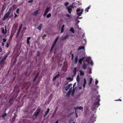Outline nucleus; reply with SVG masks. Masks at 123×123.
<instances>
[{
  "mask_svg": "<svg viewBox=\"0 0 123 123\" xmlns=\"http://www.w3.org/2000/svg\"><path fill=\"white\" fill-rule=\"evenodd\" d=\"M72 6H69L67 7L66 9L68 10V13H71L72 11Z\"/></svg>",
  "mask_w": 123,
  "mask_h": 123,
  "instance_id": "nucleus-4",
  "label": "nucleus"
},
{
  "mask_svg": "<svg viewBox=\"0 0 123 123\" xmlns=\"http://www.w3.org/2000/svg\"><path fill=\"white\" fill-rule=\"evenodd\" d=\"M9 44H8V43H7V44H6V47H7V48H8L9 47Z\"/></svg>",
  "mask_w": 123,
  "mask_h": 123,
  "instance_id": "nucleus-52",
  "label": "nucleus"
},
{
  "mask_svg": "<svg viewBox=\"0 0 123 123\" xmlns=\"http://www.w3.org/2000/svg\"><path fill=\"white\" fill-rule=\"evenodd\" d=\"M19 31H18V32L17 34V35L16 36V37H17L19 35Z\"/></svg>",
  "mask_w": 123,
  "mask_h": 123,
  "instance_id": "nucleus-49",
  "label": "nucleus"
},
{
  "mask_svg": "<svg viewBox=\"0 0 123 123\" xmlns=\"http://www.w3.org/2000/svg\"><path fill=\"white\" fill-rule=\"evenodd\" d=\"M2 51L1 48L0 47V52H1Z\"/></svg>",
  "mask_w": 123,
  "mask_h": 123,
  "instance_id": "nucleus-59",
  "label": "nucleus"
},
{
  "mask_svg": "<svg viewBox=\"0 0 123 123\" xmlns=\"http://www.w3.org/2000/svg\"><path fill=\"white\" fill-rule=\"evenodd\" d=\"M33 1V0H30L28 1V3H31Z\"/></svg>",
  "mask_w": 123,
  "mask_h": 123,
  "instance_id": "nucleus-47",
  "label": "nucleus"
},
{
  "mask_svg": "<svg viewBox=\"0 0 123 123\" xmlns=\"http://www.w3.org/2000/svg\"><path fill=\"white\" fill-rule=\"evenodd\" d=\"M40 52L39 51H37V55L38 56H39L40 55Z\"/></svg>",
  "mask_w": 123,
  "mask_h": 123,
  "instance_id": "nucleus-41",
  "label": "nucleus"
},
{
  "mask_svg": "<svg viewBox=\"0 0 123 123\" xmlns=\"http://www.w3.org/2000/svg\"><path fill=\"white\" fill-rule=\"evenodd\" d=\"M49 108L47 109V111L45 112L44 114V117H46V116L49 113Z\"/></svg>",
  "mask_w": 123,
  "mask_h": 123,
  "instance_id": "nucleus-12",
  "label": "nucleus"
},
{
  "mask_svg": "<svg viewBox=\"0 0 123 123\" xmlns=\"http://www.w3.org/2000/svg\"><path fill=\"white\" fill-rule=\"evenodd\" d=\"M66 16H67L68 17H70V16L68 14H67L66 15Z\"/></svg>",
  "mask_w": 123,
  "mask_h": 123,
  "instance_id": "nucleus-57",
  "label": "nucleus"
},
{
  "mask_svg": "<svg viewBox=\"0 0 123 123\" xmlns=\"http://www.w3.org/2000/svg\"><path fill=\"white\" fill-rule=\"evenodd\" d=\"M50 8V7H47L45 10V12L43 14V16H44L46 15V14L47 13L48 11L49 10Z\"/></svg>",
  "mask_w": 123,
  "mask_h": 123,
  "instance_id": "nucleus-6",
  "label": "nucleus"
},
{
  "mask_svg": "<svg viewBox=\"0 0 123 123\" xmlns=\"http://www.w3.org/2000/svg\"><path fill=\"white\" fill-rule=\"evenodd\" d=\"M79 106H77L76 107H74V108L75 109V110L76 112V110L77 109H78L79 108Z\"/></svg>",
  "mask_w": 123,
  "mask_h": 123,
  "instance_id": "nucleus-36",
  "label": "nucleus"
},
{
  "mask_svg": "<svg viewBox=\"0 0 123 123\" xmlns=\"http://www.w3.org/2000/svg\"><path fill=\"white\" fill-rule=\"evenodd\" d=\"M51 16V14L49 13L47 16V18H49Z\"/></svg>",
  "mask_w": 123,
  "mask_h": 123,
  "instance_id": "nucleus-31",
  "label": "nucleus"
},
{
  "mask_svg": "<svg viewBox=\"0 0 123 123\" xmlns=\"http://www.w3.org/2000/svg\"><path fill=\"white\" fill-rule=\"evenodd\" d=\"M85 47L83 46H80L79 47L78 49V50H80L81 49H84Z\"/></svg>",
  "mask_w": 123,
  "mask_h": 123,
  "instance_id": "nucleus-21",
  "label": "nucleus"
},
{
  "mask_svg": "<svg viewBox=\"0 0 123 123\" xmlns=\"http://www.w3.org/2000/svg\"><path fill=\"white\" fill-rule=\"evenodd\" d=\"M115 101H122V100L120 99L119 98L117 99V100H115Z\"/></svg>",
  "mask_w": 123,
  "mask_h": 123,
  "instance_id": "nucleus-46",
  "label": "nucleus"
},
{
  "mask_svg": "<svg viewBox=\"0 0 123 123\" xmlns=\"http://www.w3.org/2000/svg\"><path fill=\"white\" fill-rule=\"evenodd\" d=\"M64 31V28L62 27L61 28V33H63Z\"/></svg>",
  "mask_w": 123,
  "mask_h": 123,
  "instance_id": "nucleus-35",
  "label": "nucleus"
},
{
  "mask_svg": "<svg viewBox=\"0 0 123 123\" xmlns=\"http://www.w3.org/2000/svg\"><path fill=\"white\" fill-rule=\"evenodd\" d=\"M84 84H86V81L85 78H84Z\"/></svg>",
  "mask_w": 123,
  "mask_h": 123,
  "instance_id": "nucleus-38",
  "label": "nucleus"
},
{
  "mask_svg": "<svg viewBox=\"0 0 123 123\" xmlns=\"http://www.w3.org/2000/svg\"><path fill=\"white\" fill-rule=\"evenodd\" d=\"M85 58V57H83L81 58L79 60L78 62L80 64H81L82 63V61L84 60Z\"/></svg>",
  "mask_w": 123,
  "mask_h": 123,
  "instance_id": "nucleus-11",
  "label": "nucleus"
},
{
  "mask_svg": "<svg viewBox=\"0 0 123 123\" xmlns=\"http://www.w3.org/2000/svg\"><path fill=\"white\" fill-rule=\"evenodd\" d=\"M46 36V34L44 35L43 36H42V38L43 39H44V38H43V37H45Z\"/></svg>",
  "mask_w": 123,
  "mask_h": 123,
  "instance_id": "nucleus-50",
  "label": "nucleus"
},
{
  "mask_svg": "<svg viewBox=\"0 0 123 123\" xmlns=\"http://www.w3.org/2000/svg\"><path fill=\"white\" fill-rule=\"evenodd\" d=\"M55 123H58V120H57L55 122Z\"/></svg>",
  "mask_w": 123,
  "mask_h": 123,
  "instance_id": "nucleus-64",
  "label": "nucleus"
},
{
  "mask_svg": "<svg viewBox=\"0 0 123 123\" xmlns=\"http://www.w3.org/2000/svg\"><path fill=\"white\" fill-rule=\"evenodd\" d=\"M19 8H17V9L16 11V12L17 14H19Z\"/></svg>",
  "mask_w": 123,
  "mask_h": 123,
  "instance_id": "nucleus-39",
  "label": "nucleus"
},
{
  "mask_svg": "<svg viewBox=\"0 0 123 123\" xmlns=\"http://www.w3.org/2000/svg\"><path fill=\"white\" fill-rule=\"evenodd\" d=\"M8 55V54H6L5 55V56H4L2 59L1 60V61H0V62H2L4 61L5 60L6 58L7 57Z\"/></svg>",
  "mask_w": 123,
  "mask_h": 123,
  "instance_id": "nucleus-10",
  "label": "nucleus"
},
{
  "mask_svg": "<svg viewBox=\"0 0 123 123\" xmlns=\"http://www.w3.org/2000/svg\"><path fill=\"white\" fill-rule=\"evenodd\" d=\"M74 92L73 91L72 93L71 94L72 95H74Z\"/></svg>",
  "mask_w": 123,
  "mask_h": 123,
  "instance_id": "nucleus-61",
  "label": "nucleus"
},
{
  "mask_svg": "<svg viewBox=\"0 0 123 123\" xmlns=\"http://www.w3.org/2000/svg\"><path fill=\"white\" fill-rule=\"evenodd\" d=\"M41 109L40 108H39L37 110L36 112H35L34 113V115L35 116L38 115L39 114L41 111Z\"/></svg>",
  "mask_w": 123,
  "mask_h": 123,
  "instance_id": "nucleus-7",
  "label": "nucleus"
},
{
  "mask_svg": "<svg viewBox=\"0 0 123 123\" xmlns=\"http://www.w3.org/2000/svg\"><path fill=\"white\" fill-rule=\"evenodd\" d=\"M72 84L70 83L67 85L65 88V90L66 91H67L70 87L72 86Z\"/></svg>",
  "mask_w": 123,
  "mask_h": 123,
  "instance_id": "nucleus-8",
  "label": "nucleus"
},
{
  "mask_svg": "<svg viewBox=\"0 0 123 123\" xmlns=\"http://www.w3.org/2000/svg\"><path fill=\"white\" fill-rule=\"evenodd\" d=\"M70 31H71L72 33H74V30L73 28L72 27L70 29H69V30Z\"/></svg>",
  "mask_w": 123,
  "mask_h": 123,
  "instance_id": "nucleus-19",
  "label": "nucleus"
},
{
  "mask_svg": "<svg viewBox=\"0 0 123 123\" xmlns=\"http://www.w3.org/2000/svg\"><path fill=\"white\" fill-rule=\"evenodd\" d=\"M10 14L7 13H6L3 18L2 20L3 21H4L6 19Z\"/></svg>",
  "mask_w": 123,
  "mask_h": 123,
  "instance_id": "nucleus-5",
  "label": "nucleus"
},
{
  "mask_svg": "<svg viewBox=\"0 0 123 123\" xmlns=\"http://www.w3.org/2000/svg\"><path fill=\"white\" fill-rule=\"evenodd\" d=\"M76 83H74L73 85V89H74V86H75L76 85Z\"/></svg>",
  "mask_w": 123,
  "mask_h": 123,
  "instance_id": "nucleus-56",
  "label": "nucleus"
},
{
  "mask_svg": "<svg viewBox=\"0 0 123 123\" xmlns=\"http://www.w3.org/2000/svg\"><path fill=\"white\" fill-rule=\"evenodd\" d=\"M98 81L97 80H96L95 81V84L97 85L98 83Z\"/></svg>",
  "mask_w": 123,
  "mask_h": 123,
  "instance_id": "nucleus-48",
  "label": "nucleus"
},
{
  "mask_svg": "<svg viewBox=\"0 0 123 123\" xmlns=\"http://www.w3.org/2000/svg\"><path fill=\"white\" fill-rule=\"evenodd\" d=\"M31 37H27V40H29L30 39H31Z\"/></svg>",
  "mask_w": 123,
  "mask_h": 123,
  "instance_id": "nucleus-51",
  "label": "nucleus"
},
{
  "mask_svg": "<svg viewBox=\"0 0 123 123\" xmlns=\"http://www.w3.org/2000/svg\"><path fill=\"white\" fill-rule=\"evenodd\" d=\"M68 4V2H67L64 3V5L65 6H67Z\"/></svg>",
  "mask_w": 123,
  "mask_h": 123,
  "instance_id": "nucleus-40",
  "label": "nucleus"
},
{
  "mask_svg": "<svg viewBox=\"0 0 123 123\" xmlns=\"http://www.w3.org/2000/svg\"><path fill=\"white\" fill-rule=\"evenodd\" d=\"M80 74L81 75H84V73L83 72L80 71Z\"/></svg>",
  "mask_w": 123,
  "mask_h": 123,
  "instance_id": "nucleus-32",
  "label": "nucleus"
},
{
  "mask_svg": "<svg viewBox=\"0 0 123 123\" xmlns=\"http://www.w3.org/2000/svg\"><path fill=\"white\" fill-rule=\"evenodd\" d=\"M92 78H90L89 82V85H90L92 83Z\"/></svg>",
  "mask_w": 123,
  "mask_h": 123,
  "instance_id": "nucleus-30",
  "label": "nucleus"
},
{
  "mask_svg": "<svg viewBox=\"0 0 123 123\" xmlns=\"http://www.w3.org/2000/svg\"><path fill=\"white\" fill-rule=\"evenodd\" d=\"M59 37V36H58L54 40V43H53V44H52L53 45H54V46L56 44L57 41H58V39Z\"/></svg>",
  "mask_w": 123,
  "mask_h": 123,
  "instance_id": "nucleus-9",
  "label": "nucleus"
},
{
  "mask_svg": "<svg viewBox=\"0 0 123 123\" xmlns=\"http://www.w3.org/2000/svg\"><path fill=\"white\" fill-rule=\"evenodd\" d=\"M5 27H6V26H5ZM5 30L6 31L5 32L4 29H3L2 31V32L4 34H6V32H7L6 28Z\"/></svg>",
  "mask_w": 123,
  "mask_h": 123,
  "instance_id": "nucleus-24",
  "label": "nucleus"
},
{
  "mask_svg": "<svg viewBox=\"0 0 123 123\" xmlns=\"http://www.w3.org/2000/svg\"><path fill=\"white\" fill-rule=\"evenodd\" d=\"M14 99H15L13 98H12L10 99L9 100V103H10L12 101H13L14 100Z\"/></svg>",
  "mask_w": 123,
  "mask_h": 123,
  "instance_id": "nucleus-33",
  "label": "nucleus"
},
{
  "mask_svg": "<svg viewBox=\"0 0 123 123\" xmlns=\"http://www.w3.org/2000/svg\"><path fill=\"white\" fill-rule=\"evenodd\" d=\"M69 37V35L68 34L67 35H66V36L65 37H63L62 38V40H64L66 39L68 37Z\"/></svg>",
  "mask_w": 123,
  "mask_h": 123,
  "instance_id": "nucleus-18",
  "label": "nucleus"
},
{
  "mask_svg": "<svg viewBox=\"0 0 123 123\" xmlns=\"http://www.w3.org/2000/svg\"><path fill=\"white\" fill-rule=\"evenodd\" d=\"M88 10L89 9L87 8H86L85 11H86V12H88Z\"/></svg>",
  "mask_w": 123,
  "mask_h": 123,
  "instance_id": "nucleus-45",
  "label": "nucleus"
},
{
  "mask_svg": "<svg viewBox=\"0 0 123 123\" xmlns=\"http://www.w3.org/2000/svg\"><path fill=\"white\" fill-rule=\"evenodd\" d=\"M25 86H27V88H28L30 85V84L28 82H26L25 83Z\"/></svg>",
  "mask_w": 123,
  "mask_h": 123,
  "instance_id": "nucleus-15",
  "label": "nucleus"
},
{
  "mask_svg": "<svg viewBox=\"0 0 123 123\" xmlns=\"http://www.w3.org/2000/svg\"><path fill=\"white\" fill-rule=\"evenodd\" d=\"M79 90H81L82 89V88L81 87H79Z\"/></svg>",
  "mask_w": 123,
  "mask_h": 123,
  "instance_id": "nucleus-62",
  "label": "nucleus"
},
{
  "mask_svg": "<svg viewBox=\"0 0 123 123\" xmlns=\"http://www.w3.org/2000/svg\"><path fill=\"white\" fill-rule=\"evenodd\" d=\"M71 91H68L67 93V96H69L70 94L71 93Z\"/></svg>",
  "mask_w": 123,
  "mask_h": 123,
  "instance_id": "nucleus-26",
  "label": "nucleus"
},
{
  "mask_svg": "<svg viewBox=\"0 0 123 123\" xmlns=\"http://www.w3.org/2000/svg\"><path fill=\"white\" fill-rule=\"evenodd\" d=\"M64 26H65V25H62V28H64Z\"/></svg>",
  "mask_w": 123,
  "mask_h": 123,
  "instance_id": "nucleus-60",
  "label": "nucleus"
},
{
  "mask_svg": "<svg viewBox=\"0 0 123 123\" xmlns=\"http://www.w3.org/2000/svg\"><path fill=\"white\" fill-rule=\"evenodd\" d=\"M39 11V10H38L34 12L32 14L33 15H36L37 14Z\"/></svg>",
  "mask_w": 123,
  "mask_h": 123,
  "instance_id": "nucleus-20",
  "label": "nucleus"
},
{
  "mask_svg": "<svg viewBox=\"0 0 123 123\" xmlns=\"http://www.w3.org/2000/svg\"><path fill=\"white\" fill-rule=\"evenodd\" d=\"M7 40V39L5 38H3V41L4 42H6Z\"/></svg>",
  "mask_w": 123,
  "mask_h": 123,
  "instance_id": "nucleus-43",
  "label": "nucleus"
},
{
  "mask_svg": "<svg viewBox=\"0 0 123 123\" xmlns=\"http://www.w3.org/2000/svg\"><path fill=\"white\" fill-rule=\"evenodd\" d=\"M79 109L80 110H81V111L83 110V107L82 106H79Z\"/></svg>",
  "mask_w": 123,
  "mask_h": 123,
  "instance_id": "nucleus-34",
  "label": "nucleus"
},
{
  "mask_svg": "<svg viewBox=\"0 0 123 123\" xmlns=\"http://www.w3.org/2000/svg\"><path fill=\"white\" fill-rule=\"evenodd\" d=\"M86 84H84L83 85V87L84 88L85 87Z\"/></svg>",
  "mask_w": 123,
  "mask_h": 123,
  "instance_id": "nucleus-55",
  "label": "nucleus"
},
{
  "mask_svg": "<svg viewBox=\"0 0 123 123\" xmlns=\"http://www.w3.org/2000/svg\"><path fill=\"white\" fill-rule=\"evenodd\" d=\"M78 59V56H77L75 58V62L76 63H77V61Z\"/></svg>",
  "mask_w": 123,
  "mask_h": 123,
  "instance_id": "nucleus-23",
  "label": "nucleus"
},
{
  "mask_svg": "<svg viewBox=\"0 0 123 123\" xmlns=\"http://www.w3.org/2000/svg\"><path fill=\"white\" fill-rule=\"evenodd\" d=\"M4 6H5L4 5H3L2 6V9L1 11L2 12H3L4 11L5 9L6 8L4 7Z\"/></svg>",
  "mask_w": 123,
  "mask_h": 123,
  "instance_id": "nucleus-28",
  "label": "nucleus"
},
{
  "mask_svg": "<svg viewBox=\"0 0 123 123\" xmlns=\"http://www.w3.org/2000/svg\"><path fill=\"white\" fill-rule=\"evenodd\" d=\"M99 96L98 95L97 97V100H98V102L96 103H95L94 104L93 106L94 109H96L98 107V106L100 105L99 102L100 101V99L99 98Z\"/></svg>",
  "mask_w": 123,
  "mask_h": 123,
  "instance_id": "nucleus-1",
  "label": "nucleus"
},
{
  "mask_svg": "<svg viewBox=\"0 0 123 123\" xmlns=\"http://www.w3.org/2000/svg\"><path fill=\"white\" fill-rule=\"evenodd\" d=\"M42 24H41L40 25L38 26L37 29L39 30L40 31L42 29Z\"/></svg>",
  "mask_w": 123,
  "mask_h": 123,
  "instance_id": "nucleus-17",
  "label": "nucleus"
},
{
  "mask_svg": "<svg viewBox=\"0 0 123 123\" xmlns=\"http://www.w3.org/2000/svg\"><path fill=\"white\" fill-rule=\"evenodd\" d=\"M89 63L88 62H86L84 61H83V64L82 66V68L84 69H86V67L87 66L88 63Z\"/></svg>",
  "mask_w": 123,
  "mask_h": 123,
  "instance_id": "nucleus-3",
  "label": "nucleus"
},
{
  "mask_svg": "<svg viewBox=\"0 0 123 123\" xmlns=\"http://www.w3.org/2000/svg\"><path fill=\"white\" fill-rule=\"evenodd\" d=\"M90 6H89L87 8L89 9L90 8Z\"/></svg>",
  "mask_w": 123,
  "mask_h": 123,
  "instance_id": "nucleus-63",
  "label": "nucleus"
},
{
  "mask_svg": "<svg viewBox=\"0 0 123 123\" xmlns=\"http://www.w3.org/2000/svg\"><path fill=\"white\" fill-rule=\"evenodd\" d=\"M12 7H10L8 10V12H7V13H9L10 14L11 13V12L12 10Z\"/></svg>",
  "mask_w": 123,
  "mask_h": 123,
  "instance_id": "nucleus-22",
  "label": "nucleus"
},
{
  "mask_svg": "<svg viewBox=\"0 0 123 123\" xmlns=\"http://www.w3.org/2000/svg\"><path fill=\"white\" fill-rule=\"evenodd\" d=\"M27 43L28 45H29L30 44V42L29 40H27Z\"/></svg>",
  "mask_w": 123,
  "mask_h": 123,
  "instance_id": "nucleus-42",
  "label": "nucleus"
},
{
  "mask_svg": "<svg viewBox=\"0 0 123 123\" xmlns=\"http://www.w3.org/2000/svg\"><path fill=\"white\" fill-rule=\"evenodd\" d=\"M14 15H15L14 18H16V17H17L18 16V15H17V14H16L15 13H14Z\"/></svg>",
  "mask_w": 123,
  "mask_h": 123,
  "instance_id": "nucleus-53",
  "label": "nucleus"
},
{
  "mask_svg": "<svg viewBox=\"0 0 123 123\" xmlns=\"http://www.w3.org/2000/svg\"><path fill=\"white\" fill-rule=\"evenodd\" d=\"M83 11V9H82L81 10L79 8H78L76 10L77 14L78 15V16H79L81 15Z\"/></svg>",
  "mask_w": 123,
  "mask_h": 123,
  "instance_id": "nucleus-2",
  "label": "nucleus"
},
{
  "mask_svg": "<svg viewBox=\"0 0 123 123\" xmlns=\"http://www.w3.org/2000/svg\"><path fill=\"white\" fill-rule=\"evenodd\" d=\"M22 26H23V24H21L19 27V28L18 29V31H19L21 30V28L22 27Z\"/></svg>",
  "mask_w": 123,
  "mask_h": 123,
  "instance_id": "nucleus-27",
  "label": "nucleus"
},
{
  "mask_svg": "<svg viewBox=\"0 0 123 123\" xmlns=\"http://www.w3.org/2000/svg\"><path fill=\"white\" fill-rule=\"evenodd\" d=\"M7 115V114L5 113H4L3 114L2 116V117L3 118H4Z\"/></svg>",
  "mask_w": 123,
  "mask_h": 123,
  "instance_id": "nucleus-25",
  "label": "nucleus"
},
{
  "mask_svg": "<svg viewBox=\"0 0 123 123\" xmlns=\"http://www.w3.org/2000/svg\"><path fill=\"white\" fill-rule=\"evenodd\" d=\"M76 80L77 82H78L80 81V78L78 75L77 78Z\"/></svg>",
  "mask_w": 123,
  "mask_h": 123,
  "instance_id": "nucleus-29",
  "label": "nucleus"
},
{
  "mask_svg": "<svg viewBox=\"0 0 123 123\" xmlns=\"http://www.w3.org/2000/svg\"><path fill=\"white\" fill-rule=\"evenodd\" d=\"M75 113H76V117L77 118L78 117V115H77V113L76 112H75Z\"/></svg>",
  "mask_w": 123,
  "mask_h": 123,
  "instance_id": "nucleus-58",
  "label": "nucleus"
},
{
  "mask_svg": "<svg viewBox=\"0 0 123 123\" xmlns=\"http://www.w3.org/2000/svg\"><path fill=\"white\" fill-rule=\"evenodd\" d=\"M89 74H91L92 73V72L91 71V70H90L89 71Z\"/></svg>",
  "mask_w": 123,
  "mask_h": 123,
  "instance_id": "nucleus-54",
  "label": "nucleus"
},
{
  "mask_svg": "<svg viewBox=\"0 0 123 123\" xmlns=\"http://www.w3.org/2000/svg\"><path fill=\"white\" fill-rule=\"evenodd\" d=\"M67 79L69 80H72V78L70 77H68V78H67Z\"/></svg>",
  "mask_w": 123,
  "mask_h": 123,
  "instance_id": "nucleus-44",
  "label": "nucleus"
},
{
  "mask_svg": "<svg viewBox=\"0 0 123 123\" xmlns=\"http://www.w3.org/2000/svg\"><path fill=\"white\" fill-rule=\"evenodd\" d=\"M60 75V74H59L57 75H56L55 76H54L53 79V81H54L55 80V79L57 78Z\"/></svg>",
  "mask_w": 123,
  "mask_h": 123,
  "instance_id": "nucleus-14",
  "label": "nucleus"
},
{
  "mask_svg": "<svg viewBox=\"0 0 123 123\" xmlns=\"http://www.w3.org/2000/svg\"><path fill=\"white\" fill-rule=\"evenodd\" d=\"M55 46H54V45H52V46L51 47V49L50 50V51H51L53 49L54 47Z\"/></svg>",
  "mask_w": 123,
  "mask_h": 123,
  "instance_id": "nucleus-37",
  "label": "nucleus"
},
{
  "mask_svg": "<svg viewBox=\"0 0 123 123\" xmlns=\"http://www.w3.org/2000/svg\"><path fill=\"white\" fill-rule=\"evenodd\" d=\"M73 72L74 74V76L75 75L76 73L77 72V68L76 67L74 68Z\"/></svg>",
  "mask_w": 123,
  "mask_h": 123,
  "instance_id": "nucleus-13",
  "label": "nucleus"
},
{
  "mask_svg": "<svg viewBox=\"0 0 123 123\" xmlns=\"http://www.w3.org/2000/svg\"><path fill=\"white\" fill-rule=\"evenodd\" d=\"M39 74V73L38 72H37L36 75L35 76V78H34V80H33V82H34L35 81H36V79L37 78V77L38 75Z\"/></svg>",
  "mask_w": 123,
  "mask_h": 123,
  "instance_id": "nucleus-16",
  "label": "nucleus"
}]
</instances>
